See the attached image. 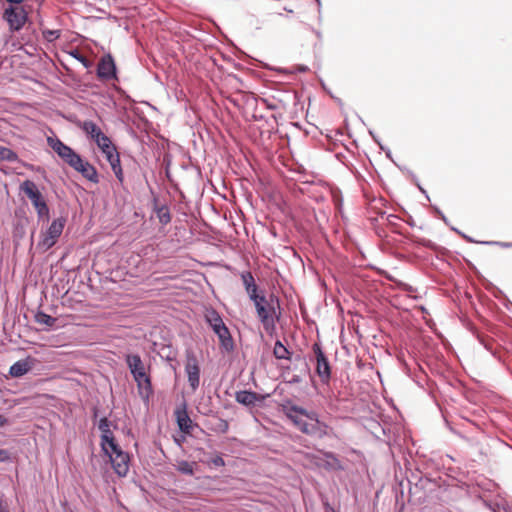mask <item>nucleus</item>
<instances>
[{"instance_id": "f03ea898", "label": "nucleus", "mask_w": 512, "mask_h": 512, "mask_svg": "<svg viewBox=\"0 0 512 512\" xmlns=\"http://www.w3.org/2000/svg\"><path fill=\"white\" fill-rule=\"evenodd\" d=\"M255 305L256 313L259 321L263 325L265 331L269 334L275 331L276 322L280 318V312L277 313V309L280 310L279 298L273 293L266 297L263 293L253 294L249 298Z\"/></svg>"}, {"instance_id": "4d7b16f0", "label": "nucleus", "mask_w": 512, "mask_h": 512, "mask_svg": "<svg viewBox=\"0 0 512 512\" xmlns=\"http://www.w3.org/2000/svg\"><path fill=\"white\" fill-rule=\"evenodd\" d=\"M7 422H8L7 419L3 415L0 414V427L5 426L7 424Z\"/></svg>"}, {"instance_id": "4c0bfd02", "label": "nucleus", "mask_w": 512, "mask_h": 512, "mask_svg": "<svg viewBox=\"0 0 512 512\" xmlns=\"http://www.w3.org/2000/svg\"><path fill=\"white\" fill-rule=\"evenodd\" d=\"M480 244L483 245H497L504 248H510V242H499V241H481Z\"/></svg>"}, {"instance_id": "a19ab883", "label": "nucleus", "mask_w": 512, "mask_h": 512, "mask_svg": "<svg viewBox=\"0 0 512 512\" xmlns=\"http://www.w3.org/2000/svg\"><path fill=\"white\" fill-rule=\"evenodd\" d=\"M302 416L306 417L308 419V422H316V420H319L318 414L314 411H308L306 409V414H302Z\"/></svg>"}, {"instance_id": "f704fd0d", "label": "nucleus", "mask_w": 512, "mask_h": 512, "mask_svg": "<svg viewBox=\"0 0 512 512\" xmlns=\"http://www.w3.org/2000/svg\"><path fill=\"white\" fill-rule=\"evenodd\" d=\"M294 360L301 362V364H302V368L300 369L301 373H303L304 375L310 373V368L308 366V363L306 362L305 359L302 358V356L300 354L296 355L294 357Z\"/></svg>"}, {"instance_id": "aec40b11", "label": "nucleus", "mask_w": 512, "mask_h": 512, "mask_svg": "<svg viewBox=\"0 0 512 512\" xmlns=\"http://www.w3.org/2000/svg\"><path fill=\"white\" fill-rule=\"evenodd\" d=\"M100 439L101 450L104 454H108V449L112 447L116 448L118 445L110 428L101 431Z\"/></svg>"}, {"instance_id": "13d9d810", "label": "nucleus", "mask_w": 512, "mask_h": 512, "mask_svg": "<svg viewBox=\"0 0 512 512\" xmlns=\"http://www.w3.org/2000/svg\"><path fill=\"white\" fill-rule=\"evenodd\" d=\"M98 408L97 407H94L93 408V418L96 419L98 417Z\"/></svg>"}, {"instance_id": "7c9ffc66", "label": "nucleus", "mask_w": 512, "mask_h": 512, "mask_svg": "<svg viewBox=\"0 0 512 512\" xmlns=\"http://www.w3.org/2000/svg\"><path fill=\"white\" fill-rule=\"evenodd\" d=\"M211 429L219 434H225L229 430V423L227 420L218 418L215 425Z\"/></svg>"}, {"instance_id": "f257e3e1", "label": "nucleus", "mask_w": 512, "mask_h": 512, "mask_svg": "<svg viewBox=\"0 0 512 512\" xmlns=\"http://www.w3.org/2000/svg\"><path fill=\"white\" fill-rule=\"evenodd\" d=\"M124 361L136 382L140 398L144 403H148L153 395V385L150 375V365H146L141 356L137 353H127L124 355Z\"/></svg>"}, {"instance_id": "412c9836", "label": "nucleus", "mask_w": 512, "mask_h": 512, "mask_svg": "<svg viewBox=\"0 0 512 512\" xmlns=\"http://www.w3.org/2000/svg\"><path fill=\"white\" fill-rule=\"evenodd\" d=\"M31 369V364L26 360H19L12 364L9 369V374L14 378L24 376Z\"/></svg>"}, {"instance_id": "8fccbe9b", "label": "nucleus", "mask_w": 512, "mask_h": 512, "mask_svg": "<svg viewBox=\"0 0 512 512\" xmlns=\"http://www.w3.org/2000/svg\"><path fill=\"white\" fill-rule=\"evenodd\" d=\"M461 237L469 243H479L480 244V242H481V241H479V242L475 241L472 237H470L464 233H461Z\"/></svg>"}, {"instance_id": "c03bdc74", "label": "nucleus", "mask_w": 512, "mask_h": 512, "mask_svg": "<svg viewBox=\"0 0 512 512\" xmlns=\"http://www.w3.org/2000/svg\"><path fill=\"white\" fill-rule=\"evenodd\" d=\"M114 174H115V177L117 178V180L122 184L124 182V174H123V170H122V167L116 169V170H113Z\"/></svg>"}, {"instance_id": "79ce46f5", "label": "nucleus", "mask_w": 512, "mask_h": 512, "mask_svg": "<svg viewBox=\"0 0 512 512\" xmlns=\"http://www.w3.org/2000/svg\"><path fill=\"white\" fill-rule=\"evenodd\" d=\"M302 381H303L302 375L294 374L291 376V378L289 380H287V383H289L291 385H295V384L301 383Z\"/></svg>"}, {"instance_id": "5fc2aeb1", "label": "nucleus", "mask_w": 512, "mask_h": 512, "mask_svg": "<svg viewBox=\"0 0 512 512\" xmlns=\"http://www.w3.org/2000/svg\"><path fill=\"white\" fill-rule=\"evenodd\" d=\"M296 369H297V366H296V365H295V366H290V365H288V366H286V367H283V374H284L285 372L290 371V370H296Z\"/></svg>"}, {"instance_id": "ddd939ff", "label": "nucleus", "mask_w": 512, "mask_h": 512, "mask_svg": "<svg viewBox=\"0 0 512 512\" xmlns=\"http://www.w3.org/2000/svg\"><path fill=\"white\" fill-rule=\"evenodd\" d=\"M72 168L80 173L85 179L88 181L97 184L99 183V176L97 169L89 163L87 160H84L81 156L72 166Z\"/></svg>"}, {"instance_id": "09e8293b", "label": "nucleus", "mask_w": 512, "mask_h": 512, "mask_svg": "<svg viewBox=\"0 0 512 512\" xmlns=\"http://www.w3.org/2000/svg\"><path fill=\"white\" fill-rule=\"evenodd\" d=\"M112 170H116L121 167L120 157L113 160V162L109 163Z\"/></svg>"}, {"instance_id": "a18cd8bd", "label": "nucleus", "mask_w": 512, "mask_h": 512, "mask_svg": "<svg viewBox=\"0 0 512 512\" xmlns=\"http://www.w3.org/2000/svg\"><path fill=\"white\" fill-rule=\"evenodd\" d=\"M379 216H380L381 218H383L384 216H386V220H387L389 223H391V224L393 223V220L397 218V216H396V215H394V214H388V215H386V212H384V211L380 212V213H379Z\"/></svg>"}, {"instance_id": "c756f323", "label": "nucleus", "mask_w": 512, "mask_h": 512, "mask_svg": "<svg viewBox=\"0 0 512 512\" xmlns=\"http://www.w3.org/2000/svg\"><path fill=\"white\" fill-rule=\"evenodd\" d=\"M102 153L108 154L111 151H115V145L111 142L109 137L101 138V141L97 144Z\"/></svg>"}, {"instance_id": "2f4dec72", "label": "nucleus", "mask_w": 512, "mask_h": 512, "mask_svg": "<svg viewBox=\"0 0 512 512\" xmlns=\"http://www.w3.org/2000/svg\"><path fill=\"white\" fill-rule=\"evenodd\" d=\"M418 245H421L423 247H426L428 249L434 250L436 252L443 251L444 248H441L436 243L432 242L429 239L426 238H417L415 241Z\"/></svg>"}, {"instance_id": "338daca9", "label": "nucleus", "mask_w": 512, "mask_h": 512, "mask_svg": "<svg viewBox=\"0 0 512 512\" xmlns=\"http://www.w3.org/2000/svg\"><path fill=\"white\" fill-rule=\"evenodd\" d=\"M316 4H317V8H318V12L320 13V9H321V1L320 0H315Z\"/></svg>"}, {"instance_id": "9d476101", "label": "nucleus", "mask_w": 512, "mask_h": 512, "mask_svg": "<svg viewBox=\"0 0 512 512\" xmlns=\"http://www.w3.org/2000/svg\"><path fill=\"white\" fill-rule=\"evenodd\" d=\"M97 77L103 81H110L117 78L116 64L110 54H106L100 59L97 65Z\"/></svg>"}, {"instance_id": "72a5a7b5", "label": "nucleus", "mask_w": 512, "mask_h": 512, "mask_svg": "<svg viewBox=\"0 0 512 512\" xmlns=\"http://www.w3.org/2000/svg\"><path fill=\"white\" fill-rule=\"evenodd\" d=\"M405 171L407 172V175L410 176L411 180L413 181V183H415V185L418 187V189L425 195V197L429 200V196L426 192V190L420 185L419 181H418V178L416 177V175L409 169H405Z\"/></svg>"}, {"instance_id": "e2e57ef3", "label": "nucleus", "mask_w": 512, "mask_h": 512, "mask_svg": "<svg viewBox=\"0 0 512 512\" xmlns=\"http://www.w3.org/2000/svg\"><path fill=\"white\" fill-rule=\"evenodd\" d=\"M394 165H396V166H397L401 171H403V172L407 173V172L405 171V169H407L406 167H402V166L398 165V164H397V162H394Z\"/></svg>"}, {"instance_id": "39448f33", "label": "nucleus", "mask_w": 512, "mask_h": 512, "mask_svg": "<svg viewBox=\"0 0 512 512\" xmlns=\"http://www.w3.org/2000/svg\"><path fill=\"white\" fill-rule=\"evenodd\" d=\"M312 351L315 355L316 360V374L320 378L322 384H329L331 380L332 370L328 357L324 353L321 344L318 342H315L312 345Z\"/></svg>"}, {"instance_id": "ea45409f", "label": "nucleus", "mask_w": 512, "mask_h": 512, "mask_svg": "<svg viewBox=\"0 0 512 512\" xmlns=\"http://www.w3.org/2000/svg\"><path fill=\"white\" fill-rule=\"evenodd\" d=\"M432 209L437 217H439L446 225H449V220L437 206H432Z\"/></svg>"}, {"instance_id": "423d86ee", "label": "nucleus", "mask_w": 512, "mask_h": 512, "mask_svg": "<svg viewBox=\"0 0 512 512\" xmlns=\"http://www.w3.org/2000/svg\"><path fill=\"white\" fill-rule=\"evenodd\" d=\"M48 146L71 168L81 156L56 136L47 137Z\"/></svg>"}, {"instance_id": "052dcab7", "label": "nucleus", "mask_w": 512, "mask_h": 512, "mask_svg": "<svg viewBox=\"0 0 512 512\" xmlns=\"http://www.w3.org/2000/svg\"><path fill=\"white\" fill-rule=\"evenodd\" d=\"M174 440L178 446H181L182 442L184 441V437H182L181 439L175 438Z\"/></svg>"}, {"instance_id": "c9c22d12", "label": "nucleus", "mask_w": 512, "mask_h": 512, "mask_svg": "<svg viewBox=\"0 0 512 512\" xmlns=\"http://www.w3.org/2000/svg\"><path fill=\"white\" fill-rule=\"evenodd\" d=\"M112 422L107 417H102L98 422V428L100 431L109 429Z\"/></svg>"}, {"instance_id": "a878e982", "label": "nucleus", "mask_w": 512, "mask_h": 512, "mask_svg": "<svg viewBox=\"0 0 512 512\" xmlns=\"http://www.w3.org/2000/svg\"><path fill=\"white\" fill-rule=\"evenodd\" d=\"M205 318L211 329L224 323L220 314L214 309L208 311Z\"/></svg>"}, {"instance_id": "20e7f679", "label": "nucleus", "mask_w": 512, "mask_h": 512, "mask_svg": "<svg viewBox=\"0 0 512 512\" xmlns=\"http://www.w3.org/2000/svg\"><path fill=\"white\" fill-rule=\"evenodd\" d=\"M65 223L66 218L64 217L54 219L47 230L41 233L37 247L42 251H47L52 248L61 236Z\"/></svg>"}, {"instance_id": "3c124183", "label": "nucleus", "mask_w": 512, "mask_h": 512, "mask_svg": "<svg viewBox=\"0 0 512 512\" xmlns=\"http://www.w3.org/2000/svg\"><path fill=\"white\" fill-rule=\"evenodd\" d=\"M503 305L507 310H512V302L507 297H505Z\"/></svg>"}, {"instance_id": "f3484780", "label": "nucleus", "mask_w": 512, "mask_h": 512, "mask_svg": "<svg viewBox=\"0 0 512 512\" xmlns=\"http://www.w3.org/2000/svg\"><path fill=\"white\" fill-rule=\"evenodd\" d=\"M175 417L179 430L185 434H190L193 429V422L187 413L185 404L182 408L175 410Z\"/></svg>"}, {"instance_id": "58836bf2", "label": "nucleus", "mask_w": 512, "mask_h": 512, "mask_svg": "<svg viewBox=\"0 0 512 512\" xmlns=\"http://www.w3.org/2000/svg\"><path fill=\"white\" fill-rule=\"evenodd\" d=\"M210 463L215 467H223L225 465V461L221 455L212 458Z\"/></svg>"}, {"instance_id": "6e6d98bb", "label": "nucleus", "mask_w": 512, "mask_h": 512, "mask_svg": "<svg viewBox=\"0 0 512 512\" xmlns=\"http://www.w3.org/2000/svg\"><path fill=\"white\" fill-rule=\"evenodd\" d=\"M10 5H21L24 0H6Z\"/></svg>"}, {"instance_id": "f8f14e48", "label": "nucleus", "mask_w": 512, "mask_h": 512, "mask_svg": "<svg viewBox=\"0 0 512 512\" xmlns=\"http://www.w3.org/2000/svg\"><path fill=\"white\" fill-rule=\"evenodd\" d=\"M280 410L296 427L297 422H304L300 416L306 414V409L294 404L292 400H284L280 405Z\"/></svg>"}, {"instance_id": "9b49d317", "label": "nucleus", "mask_w": 512, "mask_h": 512, "mask_svg": "<svg viewBox=\"0 0 512 512\" xmlns=\"http://www.w3.org/2000/svg\"><path fill=\"white\" fill-rule=\"evenodd\" d=\"M297 428L304 434L323 438L328 435L329 426L323 421L316 420V422H297Z\"/></svg>"}, {"instance_id": "bb28decb", "label": "nucleus", "mask_w": 512, "mask_h": 512, "mask_svg": "<svg viewBox=\"0 0 512 512\" xmlns=\"http://www.w3.org/2000/svg\"><path fill=\"white\" fill-rule=\"evenodd\" d=\"M69 55L79 61L85 68H90L92 66V61L84 56L78 49L70 50Z\"/></svg>"}, {"instance_id": "0eeeda50", "label": "nucleus", "mask_w": 512, "mask_h": 512, "mask_svg": "<svg viewBox=\"0 0 512 512\" xmlns=\"http://www.w3.org/2000/svg\"><path fill=\"white\" fill-rule=\"evenodd\" d=\"M111 462L114 472L119 477H125L129 472L130 456L127 452L123 451L119 445L116 448L108 449L106 454Z\"/></svg>"}, {"instance_id": "dca6fc26", "label": "nucleus", "mask_w": 512, "mask_h": 512, "mask_svg": "<svg viewBox=\"0 0 512 512\" xmlns=\"http://www.w3.org/2000/svg\"><path fill=\"white\" fill-rule=\"evenodd\" d=\"M324 458L318 459L316 465L327 471H341L344 469L340 460L332 452H324Z\"/></svg>"}, {"instance_id": "864d4df0", "label": "nucleus", "mask_w": 512, "mask_h": 512, "mask_svg": "<svg viewBox=\"0 0 512 512\" xmlns=\"http://www.w3.org/2000/svg\"><path fill=\"white\" fill-rule=\"evenodd\" d=\"M296 70H297L298 72L303 73V72H306V71L308 70V67H307V66H305V65H298V66L296 67Z\"/></svg>"}, {"instance_id": "e433bc0d", "label": "nucleus", "mask_w": 512, "mask_h": 512, "mask_svg": "<svg viewBox=\"0 0 512 512\" xmlns=\"http://www.w3.org/2000/svg\"><path fill=\"white\" fill-rule=\"evenodd\" d=\"M11 461V453L7 449H0V463Z\"/></svg>"}, {"instance_id": "680f3d73", "label": "nucleus", "mask_w": 512, "mask_h": 512, "mask_svg": "<svg viewBox=\"0 0 512 512\" xmlns=\"http://www.w3.org/2000/svg\"><path fill=\"white\" fill-rule=\"evenodd\" d=\"M326 511L325 512H333L334 510L330 507L328 503L325 504Z\"/></svg>"}, {"instance_id": "37998d69", "label": "nucleus", "mask_w": 512, "mask_h": 512, "mask_svg": "<svg viewBox=\"0 0 512 512\" xmlns=\"http://www.w3.org/2000/svg\"><path fill=\"white\" fill-rule=\"evenodd\" d=\"M105 157H106L107 161L110 163V162H113L114 159H116L120 156H119L117 149L115 148V151H111L110 153L105 154Z\"/></svg>"}, {"instance_id": "473e14b6", "label": "nucleus", "mask_w": 512, "mask_h": 512, "mask_svg": "<svg viewBox=\"0 0 512 512\" xmlns=\"http://www.w3.org/2000/svg\"><path fill=\"white\" fill-rule=\"evenodd\" d=\"M43 37L48 42H52L60 37V30H44L43 31Z\"/></svg>"}, {"instance_id": "774afa93", "label": "nucleus", "mask_w": 512, "mask_h": 512, "mask_svg": "<svg viewBox=\"0 0 512 512\" xmlns=\"http://www.w3.org/2000/svg\"><path fill=\"white\" fill-rule=\"evenodd\" d=\"M315 34L317 35V37H321V33L319 31H316Z\"/></svg>"}, {"instance_id": "cd10ccee", "label": "nucleus", "mask_w": 512, "mask_h": 512, "mask_svg": "<svg viewBox=\"0 0 512 512\" xmlns=\"http://www.w3.org/2000/svg\"><path fill=\"white\" fill-rule=\"evenodd\" d=\"M0 159L9 162H16L18 161V155L13 150L4 146H0Z\"/></svg>"}, {"instance_id": "49530a36", "label": "nucleus", "mask_w": 512, "mask_h": 512, "mask_svg": "<svg viewBox=\"0 0 512 512\" xmlns=\"http://www.w3.org/2000/svg\"><path fill=\"white\" fill-rule=\"evenodd\" d=\"M369 134L372 136L373 140L379 145L380 149L383 150L385 153L387 152V149L386 147H384L380 141L378 140L377 136L374 134V132L372 130H369Z\"/></svg>"}, {"instance_id": "4be33fe9", "label": "nucleus", "mask_w": 512, "mask_h": 512, "mask_svg": "<svg viewBox=\"0 0 512 512\" xmlns=\"http://www.w3.org/2000/svg\"><path fill=\"white\" fill-rule=\"evenodd\" d=\"M241 279L249 298L258 292V286L255 279L250 271H244L241 273Z\"/></svg>"}, {"instance_id": "5701e85b", "label": "nucleus", "mask_w": 512, "mask_h": 512, "mask_svg": "<svg viewBox=\"0 0 512 512\" xmlns=\"http://www.w3.org/2000/svg\"><path fill=\"white\" fill-rule=\"evenodd\" d=\"M273 355L279 360H291L292 352L280 341L277 340L274 345Z\"/></svg>"}, {"instance_id": "603ef678", "label": "nucleus", "mask_w": 512, "mask_h": 512, "mask_svg": "<svg viewBox=\"0 0 512 512\" xmlns=\"http://www.w3.org/2000/svg\"><path fill=\"white\" fill-rule=\"evenodd\" d=\"M478 340L487 350H491V347L488 345V343L484 340L483 337L478 335Z\"/></svg>"}, {"instance_id": "c85d7f7f", "label": "nucleus", "mask_w": 512, "mask_h": 512, "mask_svg": "<svg viewBox=\"0 0 512 512\" xmlns=\"http://www.w3.org/2000/svg\"><path fill=\"white\" fill-rule=\"evenodd\" d=\"M102 153L108 154L111 151H115V145L111 142L109 137L101 138V141L97 144Z\"/></svg>"}, {"instance_id": "0e129e2a", "label": "nucleus", "mask_w": 512, "mask_h": 512, "mask_svg": "<svg viewBox=\"0 0 512 512\" xmlns=\"http://www.w3.org/2000/svg\"><path fill=\"white\" fill-rule=\"evenodd\" d=\"M450 228H451L452 231L456 232L457 234H459L461 236L462 232L460 230H458L457 228H455L453 226H451Z\"/></svg>"}, {"instance_id": "69168bd1", "label": "nucleus", "mask_w": 512, "mask_h": 512, "mask_svg": "<svg viewBox=\"0 0 512 512\" xmlns=\"http://www.w3.org/2000/svg\"><path fill=\"white\" fill-rule=\"evenodd\" d=\"M450 228H451L452 231L456 232L457 234H459L461 236L462 232L460 230H458L457 228H455L453 226H451Z\"/></svg>"}, {"instance_id": "bf43d9fd", "label": "nucleus", "mask_w": 512, "mask_h": 512, "mask_svg": "<svg viewBox=\"0 0 512 512\" xmlns=\"http://www.w3.org/2000/svg\"><path fill=\"white\" fill-rule=\"evenodd\" d=\"M385 154H386L387 158H389L391 161L394 162V160L392 159V153H391L390 149H387V152Z\"/></svg>"}, {"instance_id": "393cba45", "label": "nucleus", "mask_w": 512, "mask_h": 512, "mask_svg": "<svg viewBox=\"0 0 512 512\" xmlns=\"http://www.w3.org/2000/svg\"><path fill=\"white\" fill-rule=\"evenodd\" d=\"M195 462H188L186 460H180L177 462L176 469L178 472L184 475L192 476L195 471Z\"/></svg>"}, {"instance_id": "a211bd4d", "label": "nucleus", "mask_w": 512, "mask_h": 512, "mask_svg": "<svg viewBox=\"0 0 512 512\" xmlns=\"http://www.w3.org/2000/svg\"><path fill=\"white\" fill-rule=\"evenodd\" d=\"M152 208L161 225L166 226L171 222L170 209L166 203H160L158 198L155 197L152 201Z\"/></svg>"}, {"instance_id": "1a4fd4ad", "label": "nucleus", "mask_w": 512, "mask_h": 512, "mask_svg": "<svg viewBox=\"0 0 512 512\" xmlns=\"http://www.w3.org/2000/svg\"><path fill=\"white\" fill-rule=\"evenodd\" d=\"M185 372L189 386L192 392H195L200 385V366L197 357L192 351H188L186 354Z\"/></svg>"}, {"instance_id": "de8ad7c7", "label": "nucleus", "mask_w": 512, "mask_h": 512, "mask_svg": "<svg viewBox=\"0 0 512 512\" xmlns=\"http://www.w3.org/2000/svg\"><path fill=\"white\" fill-rule=\"evenodd\" d=\"M369 134L372 136L373 140L379 145L380 149L383 150L385 153L387 152V149L386 147H384L380 141L378 140L377 136L374 134V132L372 130H369Z\"/></svg>"}, {"instance_id": "6ab92c4d", "label": "nucleus", "mask_w": 512, "mask_h": 512, "mask_svg": "<svg viewBox=\"0 0 512 512\" xmlns=\"http://www.w3.org/2000/svg\"><path fill=\"white\" fill-rule=\"evenodd\" d=\"M80 128L90 137L96 144L101 141V138L108 137L105 135L100 127L94 123L93 121L86 120L81 125Z\"/></svg>"}, {"instance_id": "7ed1b4c3", "label": "nucleus", "mask_w": 512, "mask_h": 512, "mask_svg": "<svg viewBox=\"0 0 512 512\" xmlns=\"http://www.w3.org/2000/svg\"><path fill=\"white\" fill-rule=\"evenodd\" d=\"M20 191L23 192L31 201L36 210L38 221H49L50 208L35 182L32 180L23 181L20 184Z\"/></svg>"}, {"instance_id": "4468645a", "label": "nucleus", "mask_w": 512, "mask_h": 512, "mask_svg": "<svg viewBox=\"0 0 512 512\" xmlns=\"http://www.w3.org/2000/svg\"><path fill=\"white\" fill-rule=\"evenodd\" d=\"M266 396L251 390H240L235 393V400L239 404L252 408L265 400Z\"/></svg>"}, {"instance_id": "2eb2a0df", "label": "nucleus", "mask_w": 512, "mask_h": 512, "mask_svg": "<svg viewBox=\"0 0 512 512\" xmlns=\"http://www.w3.org/2000/svg\"><path fill=\"white\" fill-rule=\"evenodd\" d=\"M213 332L217 335L221 348L226 352H231L234 349V341L231 333L225 323L212 328Z\"/></svg>"}, {"instance_id": "6e6552de", "label": "nucleus", "mask_w": 512, "mask_h": 512, "mask_svg": "<svg viewBox=\"0 0 512 512\" xmlns=\"http://www.w3.org/2000/svg\"><path fill=\"white\" fill-rule=\"evenodd\" d=\"M3 18L7 21L10 30L19 31L27 20V13L21 5H10L4 10Z\"/></svg>"}, {"instance_id": "b1692460", "label": "nucleus", "mask_w": 512, "mask_h": 512, "mask_svg": "<svg viewBox=\"0 0 512 512\" xmlns=\"http://www.w3.org/2000/svg\"><path fill=\"white\" fill-rule=\"evenodd\" d=\"M34 320L36 323L44 325L48 328L53 327L57 321L56 318L46 314L42 310H37V312L34 315Z\"/></svg>"}]
</instances>
